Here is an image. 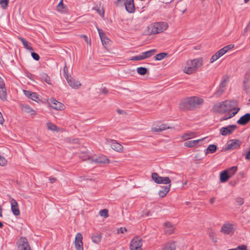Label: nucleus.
<instances>
[{
  "instance_id": "f257e3e1",
  "label": "nucleus",
  "mask_w": 250,
  "mask_h": 250,
  "mask_svg": "<svg viewBox=\"0 0 250 250\" xmlns=\"http://www.w3.org/2000/svg\"><path fill=\"white\" fill-rule=\"evenodd\" d=\"M236 102L234 101H225L216 103L212 107L214 112L225 113L221 120H226L233 117L239 111V108H236Z\"/></svg>"
},
{
  "instance_id": "f03ea898",
  "label": "nucleus",
  "mask_w": 250,
  "mask_h": 250,
  "mask_svg": "<svg viewBox=\"0 0 250 250\" xmlns=\"http://www.w3.org/2000/svg\"><path fill=\"white\" fill-rule=\"evenodd\" d=\"M204 103L203 99L198 96L187 97L182 101L179 104L181 109L188 108H197Z\"/></svg>"
},
{
  "instance_id": "7ed1b4c3",
  "label": "nucleus",
  "mask_w": 250,
  "mask_h": 250,
  "mask_svg": "<svg viewBox=\"0 0 250 250\" xmlns=\"http://www.w3.org/2000/svg\"><path fill=\"white\" fill-rule=\"evenodd\" d=\"M203 59L196 58L188 61L183 66V71L187 74H191L195 73L203 65Z\"/></svg>"
},
{
  "instance_id": "20e7f679",
  "label": "nucleus",
  "mask_w": 250,
  "mask_h": 250,
  "mask_svg": "<svg viewBox=\"0 0 250 250\" xmlns=\"http://www.w3.org/2000/svg\"><path fill=\"white\" fill-rule=\"evenodd\" d=\"M168 27L166 22H157L147 27V33L150 35L157 34L166 30Z\"/></svg>"
},
{
  "instance_id": "39448f33",
  "label": "nucleus",
  "mask_w": 250,
  "mask_h": 250,
  "mask_svg": "<svg viewBox=\"0 0 250 250\" xmlns=\"http://www.w3.org/2000/svg\"><path fill=\"white\" fill-rule=\"evenodd\" d=\"M81 157L83 160L87 161L91 163L107 164L109 162V159L105 156L103 155L99 157L86 155L85 157H84V156L81 155Z\"/></svg>"
},
{
  "instance_id": "423d86ee",
  "label": "nucleus",
  "mask_w": 250,
  "mask_h": 250,
  "mask_svg": "<svg viewBox=\"0 0 250 250\" xmlns=\"http://www.w3.org/2000/svg\"><path fill=\"white\" fill-rule=\"evenodd\" d=\"M151 177L154 181L158 184H170L171 180L168 177H161L154 172L151 175Z\"/></svg>"
},
{
  "instance_id": "0eeeda50",
  "label": "nucleus",
  "mask_w": 250,
  "mask_h": 250,
  "mask_svg": "<svg viewBox=\"0 0 250 250\" xmlns=\"http://www.w3.org/2000/svg\"><path fill=\"white\" fill-rule=\"evenodd\" d=\"M241 144V142L239 140H230L228 142L227 144V147L224 148V150L226 151L237 149L240 147Z\"/></svg>"
},
{
  "instance_id": "6e6552de",
  "label": "nucleus",
  "mask_w": 250,
  "mask_h": 250,
  "mask_svg": "<svg viewBox=\"0 0 250 250\" xmlns=\"http://www.w3.org/2000/svg\"><path fill=\"white\" fill-rule=\"evenodd\" d=\"M142 239L138 237L134 238L131 241L130 247L131 250H142Z\"/></svg>"
},
{
  "instance_id": "1a4fd4ad",
  "label": "nucleus",
  "mask_w": 250,
  "mask_h": 250,
  "mask_svg": "<svg viewBox=\"0 0 250 250\" xmlns=\"http://www.w3.org/2000/svg\"><path fill=\"white\" fill-rule=\"evenodd\" d=\"M48 104L53 109L57 110H62L64 109L65 108V106L63 104L54 98L49 99Z\"/></svg>"
},
{
  "instance_id": "9d476101",
  "label": "nucleus",
  "mask_w": 250,
  "mask_h": 250,
  "mask_svg": "<svg viewBox=\"0 0 250 250\" xmlns=\"http://www.w3.org/2000/svg\"><path fill=\"white\" fill-rule=\"evenodd\" d=\"M234 230L235 229L232 224L226 223L222 226L220 231L224 234L232 235L233 234Z\"/></svg>"
},
{
  "instance_id": "9b49d317",
  "label": "nucleus",
  "mask_w": 250,
  "mask_h": 250,
  "mask_svg": "<svg viewBox=\"0 0 250 250\" xmlns=\"http://www.w3.org/2000/svg\"><path fill=\"white\" fill-rule=\"evenodd\" d=\"M18 244L19 250H31L27 240L25 237H21Z\"/></svg>"
},
{
  "instance_id": "f8f14e48",
  "label": "nucleus",
  "mask_w": 250,
  "mask_h": 250,
  "mask_svg": "<svg viewBox=\"0 0 250 250\" xmlns=\"http://www.w3.org/2000/svg\"><path fill=\"white\" fill-rule=\"evenodd\" d=\"M66 80L69 85L72 88L78 89L81 86V83L79 81L74 79L71 76L67 75Z\"/></svg>"
},
{
  "instance_id": "ddd939ff",
  "label": "nucleus",
  "mask_w": 250,
  "mask_h": 250,
  "mask_svg": "<svg viewBox=\"0 0 250 250\" xmlns=\"http://www.w3.org/2000/svg\"><path fill=\"white\" fill-rule=\"evenodd\" d=\"M236 125H229L226 127H223L220 129V133L223 136L231 134L236 129Z\"/></svg>"
},
{
  "instance_id": "4468645a",
  "label": "nucleus",
  "mask_w": 250,
  "mask_h": 250,
  "mask_svg": "<svg viewBox=\"0 0 250 250\" xmlns=\"http://www.w3.org/2000/svg\"><path fill=\"white\" fill-rule=\"evenodd\" d=\"M23 92L27 97L36 102L39 103L41 101V96L38 95L36 93L25 90H24Z\"/></svg>"
},
{
  "instance_id": "2eb2a0df",
  "label": "nucleus",
  "mask_w": 250,
  "mask_h": 250,
  "mask_svg": "<svg viewBox=\"0 0 250 250\" xmlns=\"http://www.w3.org/2000/svg\"><path fill=\"white\" fill-rule=\"evenodd\" d=\"M9 202L11 205V210L13 214L15 216H19L20 214V211L17 202L14 198H10Z\"/></svg>"
},
{
  "instance_id": "dca6fc26",
  "label": "nucleus",
  "mask_w": 250,
  "mask_h": 250,
  "mask_svg": "<svg viewBox=\"0 0 250 250\" xmlns=\"http://www.w3.org/2000/svg\"><path fill=\"white\" fill-rule=\"evenodd\" d=\"M83 236L82 234L78 233L75 237V244L76 250H83Z\"/></svg>"
},
{
  "instance_id": "f3484780",
  "label": "nucleus",
  "mask_w": 250,
  "mask_h": 250,
  "mask_svg": "<svg viewBox=\"0 0 250 250\" xmlns=\"http://www.w3.org/2000/svg\"><path fill=\"white\" fill-rule=\"evenodd\" d=\"M7 97L6 90L3 79L0 77V98L5 100Z\"/></svg>"
},
{
  "instance_id": "a211bd4d",
  "label": "nucleus",
  "mask_w": 250,
  "mask_h": 250,
  "mask_svg": "<svg viewBox=\"0 0 250 250\" xmlns=\"http://www.w3.org/2000/svg\"><path fill=\"white\" fill-rule=\"evenodd\" d=\"M20 107L23 112L28 113L31 115H35L36 114V111L27 104H21Z\"/></svg>"
},
{
  "instance_id": "6ab92c4d",
  "label": "nucleus",
  "mask_w": 250,
  "mask_h": 250,
  "mask_svg": "<svg viewBox=\"0 0 250 250\" xmlns=\"http://www.w3.org/2000/svg\"><path fill=\"white\" fill-rule=\"evenodd\" d=\"M125 5L126 10L129 13H133L135 11V6L133 0H126L124 3Z\"/></svg>"
},
{
  "instance_id": "aec40b11",
  "label": "nucleus",
  "mask_w": 250,
  "mask_h": 250,
  "mask_svg": "<svg viewBox=\"0 0 250 250\" xmlns=\"http://www.w3.org/2000/svg\"><path fill=\"white\" fill-rule=\"evenodd\" d=\"M250 121V113H247L242 116L237 122L241 125H245Z\"/></svg>"
},
{
  "instance_id": "412c9836",
  "label": "nucleus",
  "mask_w": 250,
  "mask_h": 250,
  "mask_svg": "<svg viewBox=\"0 0 250 250\" xmlns=\"http://www.w3.org/2000/svg\"><path fill=\"white\" fill-rule=\"evenodd\" d=\"M110 146L111 148L116 151L121 152L123 150V146L116 141H111Z\"/></svg>"
},
{
  "instance_id": "4be33fe9",
  "label": "nucleus",
  "mask_w": 250,
  "mask_h": 250,
  "mask_svg": "<svg viewBox=\"0 0 250 250\" xmlns=\"http://www.w3.org/2000/svg\"><path fill=\"white\" fill-rule=\"evenodd\" d=\"M205 139L204 138L201 139L187 141L185 143L184 145L187 147H193L196 146L199 142L203 141Z\"/></svg>"
},
{
  "instance_id": "5701e85b",
  "label": "nucleus",
  "mask_w": 250,
  "mask_h": 250,
  "mask_svg": "<svg viewBox=\"0 0 250 250\" xmlns=\"http://www.w3.org/2000/svg\"><path fill=\"white\" fill-rule=\"evenodd\" d=\"M174 227L169 222H167L165 224V231L167 234H171L174 230Z\"/></svg>"
},
{
  "instance_id": "b1692460",
  "label": "nucleus",
  "mask_w": 250,
  "mask_h": 250,
  "mask_svg": "<svg viewBox=\"0 0 250 250\" xmlns=\"http://www.w3.org/2000/svg\"><path fill=\"white\" fill-rule=\"evenodd\" d=\"M170 187L171 185L169 184L168 186L163 187L162 189L160 190L159 192V196L162 198L166 196L167 193L169 192Z\"/></svg>"
},
{
  "instance_id": "393cba45",
  "label": "nucleus",
  "mask_w": 250,
  "mask_h": 250,
  "mask_svg": "<svg viewBox=\"0 0 250 250\" xmlns=\"http://www.w3.org/2000/svg\"><path fill=\"white\" fill-rule=\"evenodd\" d=\"M230 177L228 173V171L224 170L220 173V179L222 183L227 182Z\"/></svg>"
},
{
  "instance_id": "a878e982",
  "label": "nucleus",
  "mask_w": 250,
  "mask_h": 250,
  "mask_svg": "<svg viewBox=\"0 0 250 250\" xmlns=\"http://www.w3.org/2000/svg\"><path fill=\"white\" fill-rule=\"evenodd\" d=\"M224 55V54L220 49L214 55H213L210 59V63H213L219 58Z\"/></svg>"
},
{
  "instance_id": "bb28decb",
  "label": "nucleus",
  "mask_w": 250,
  "mask_h": 250,
  "mask_svg": "<svg viewBox=\"0 0 250 250\" xmlns=\"http://www.w3.org/2000/svg\"><path fill=\"white\" fill-rule=\"evenodd\" d=\"M156 52L155 49L150 50L142 53L144 60L148 58L153 55Z\"/></svg>"
},
{
  "instance_id": "cd10ccee",
  "label": "nucleus",
  "mask_w": 250,
  "mask_h": 250,
  "mask_svg": "<svg viewBox=\"0 0 250 250\" xmlns=\"http://www.w3.org/2000/svg\"><path fill=\"white\" fill-rule=\"evenodd\" d=\"M217 149V146L215 145H210L208 146L206 150L205 154H207L209 153H213L216 151Z\"/></svg>"
},
{
  "instance_id": "c85d7f7f",
  "label": "nucleus",
  "mask_w": 250,
  "mask_h": 250,
  "mask_svg": "<svg viewBox=\"0 0 250 250\" xmlns=\"http://www.w3.org/2000/svg\"><path fill=\"white\" fill-rule=\"evenodd\" d=\"M19 39L21 41L24 47L28 50L33 51V48L29 45V43L22 38L20 37Z\"/></svg>"
},
{
  "instance_id": "c756f323",
  "label": "nucleus",
  "mask_w": 250,
  "mask_h": 250,
  "mask_svg": "<svg viewBox=\"0 0 250 250\" xmlns=\"http://www.w3.org/2000/svg\"><path fill=\"white\" fill-rule=\"evenodd\" d=\"M175 244L174 242L167 243L162 250H175Z\"/></svg>"
},
{
  "instance_id": "7c9ffc66",
  "label": "nucleus",
  "mask_w": 250,
  "mask_h": 250,
  "mask_svg": "<svg viewBox=\"0 0 250 250\" xmlns=\"http://www.w3.org/2000/svg\"><path fill=\"white\" fill-rule=\"evenodd\" d=\"M98 30L103 44H104V43H105L106 42H108V39L105 38V35L102 32V31L99 29H98Z\"/></svg>"
},
{
  "instance_id": "2f4dec72",
  "label": "nucleus",
  "mask_w": 250,
  "mask_h": 250,
  "mask_svg": "<svg viewBox=\"0 0 250 250\" xmlns=\"http://www.w3.org/2000/svg\"><path fill=\"white\" fill-rule=\"evenodd\" d=\"M46 126L49 130L56 131H59V129L57 127V126L55 125L52 124L50 122H48L46 123Z\"/></svg>"
},
{
  "instance_id": "473e14b6",
  "label": "nucleus",
  "mask_w": 250,
  "mask_h": 250,
  "mask_svg": "<svg viewBox=\"0 0 250 250\" xmlns=\"http://www.w3.org/2000/svg\"><path fill=\"white\" fill-rule=\"evenodd\" d=\"M233 47H234V45L231 44H229L227 46H225L223 48H221L220 50L224 55L228 51H229V50L231 49Z\"/></svg>"
},
{
  "instance_id": "72a5a7b5",
  "label": "nucleus",
  "mask_w": 250,
  "mask_h": 250,
  "mask_svg": "<svg viewBox=\"0 0 250 250\" xmlns=\"http://www.w3.org/2000/svg\"><path fill=\"white\" fill-rule=\"evenodd\" d=\"M91 239L94 243L98 244L101 241V236L99 234L94 235L92 236Z\"/></svg>"
},
{
  "instance_id": "f704fd0d",
  "label": "nucleus",
  "mask_w": 250,
  "mask_h": 250,
  "mask_svg": "<svg viewBox=\"0 0 250 250\" xmlns=\"http://www.w3.org/2000/svg\"><path fill=\"white\" fill-rule=\"evenodd\" d=\"M57 9L59 11L61 12H64L66 11V8L63 4L62 0H61V1L58 4Z\"/></svg>"
},
{
  "instance_id": "c9c22d12",
  "label": "nucleus",
  "mask_w": 250,
  "mask_h": 250,
  "mask_svg": "<svg viewBox=\"0 0 250 250\" xmlns=\"http://www.w3.org/2000/svg\"><path fill=\"white\" fill-rule=\"evenodd\" d=\"M237 167L236 166L232 167H231L226 170V171H228V173L230 177L234 174L235 172L237 171Z\"/></svg>"
},
{
  "instance_id": "e433bc0d",
  "label": "nucleus",
  "mask_w": 250,
  "mask_h": 250,
  "mask_svg": "<svg viewBox=\"0 0 250 250\" xmlns=\"http://www.w3.org/2000/svg\"><path fill=\"white\" fill-rule=\"evenodd\" d=\"M194 132H188V133H187L185 134L184 135H183L182 136V138L184 140H188V139H191V138L194 137Z\"/></svg>"
},
{
  "instance_id": "4c0bfd02",
  "label": "nucleus",
  "mask_w": 250,
  "mask_h": 250,
  "mask_svg": "<svg viewBox=\"0 0 250 250\" xmlns=\"http://www.w3.org/2000/svg\"><path fill=\"white\" fill-rule=\"evenodd\" d=\"M137 73L140 75H145L147 72L146 68L143 67H138L137 69Z\"/></svg>"
},
{
  "instance_id": "58836bf2",
  "label": "nucleus",
  "mask_w": 250,
  "mask_h": 250,
  "mask_svg": "<svg viewBox=\"0 0 250 250\" xmlns=\"http://www.w3.org/2000/svg\"><path fill=\"white\" fill-rule=\"evenodd\" d=\"M167 55L166 53H161L157 55H156L155 57V59L156 60L160 61L163 60L165 56Z\"/></svg>"
},
{
  "instance_id": "ea45409f",
  "label": "nucleus",
  "mask_w": 250,
  "mask_h": 250,
  "mask_svg": "<svg viewBox=\"0 0 250 250\" xmlns=\"http://www.w3.org/2000/svg\"><path fill=\"white\" fill-rule=\"evenodd\" d=\"M224 91V89L222 87H219L214 95L217 97L220 96Z\"/></svg>"
},
{
  "instance_id": "a19ab883",
  "label": "nucleus",
  "mask_w": 250,
  "mask_h": 250,
  "mask_svg": "<svg viewBox=\"0 0 250 250\" xmlns=\"http://www.w3.org/2000/svg\"><path fill=\"white\" fill-rule=\"evenodd\" d=\"M143 60H144V59L142 54L139 55L133 56L130 59L131 61H140Z\"/></svg>"
},
{
  "instance_id": "79ce46f5",
  "label": "nucleus",
  "mask_w": 250,
  "mask_h": 250,
  "mask_svg": "<svg viewBox=\"0 0 250 250\" xmlns=\"http://www.w3.org/2000/svg\"><path fill=\"white\" fill-rule=\"evenodd\" d=\"M8 4V0H0V5L3 9H5Z\"/></svg>"
},
{
  "instance_id": "37998d69",
  "label": "nucleus",
  "mask_w": 250,
  "mask_h": 250,
  "mask_svg": "<svg viewBox=\"0 0 250 250\" xmlns=\"http://www.w3.org/2000/svg\"><path fill=\"white\" fill-rule=\"evenodd\" d=\"M99 214L101 216L106 218L108 217V210L106 209H102L100 211Z\"/></svg>"
},
{
  "instance_id": "c03bdc74",
  "label": "nucleus",
  "mask_w": 250,
  "mask_h": 250,
  "mask_svg": "<svg viewBox=\"0 0 250 250\" xmlns=\"http://www.w3.org/2000/svg\"><path fill=\"white\" fill-rule=\"evenodd\" d=\"M209 236L211 239V240L213 242H217V239L216 238H215V233L214 232V231L211 230L209 233Z\"/></svg>"
},
{
  "instance_id": "a18cd8bd",
  "label": "nucleus",
  "mask_w": 250,
  "mask_h": 250,
  "mask_svg": "<svg viewBox=\"0 0 250 250\" xmlns=\"http://www.w3.org/2000/svg\"><path fill=\"white\" fill-rule=\"evenodd\" d=\"M7 164V160L6 159L0 155V165L1 166H5Z\"/></svg>"
},
{
  "instance_id": "49530a36",
  "label": "nucleus",
  "mask_w": 250,
  "mask_h": 250,
  "mask_svg": "<svg viewBox=\"0 0 250 250\" xmlns=\"http://www.w3.org/2000/svg\"><path fill=\"white\" fill-rule=\"evenodd\" d=\"M158 127H159V130H161V131H164V130H166V129L170 128V127H169L166 124L161 125L160 126H159Z\"/></svg>"
},
{
  "instance_id": "de8ad7c7",
  "label": "nucleus",
  "mask_w": 250,
  "mask_h": 250,
  "mask_svg": "<svg viewBox=\"0 0 250 250\" xmlns=\"http://www.w3.org/2000/svg\"><path fill=\"white\" fill-rule=\"evenodd\" d=\"M32 57L36 61H38L40 59V56L39 55L35 52H32L31 53Z\"/></svg>"
},
{
  "instance_id": "09e8293b",
  "label": "nucleus",
  "mask_w": 250,
  "mask_h": 250,
  "mask_svg": "<svg viewBox=\"0 0 250 250\" xmlns=\"http://www.w3.org/2000/svg\"><path fill=\"white\" fill-rule=\"evenodd\" d=\"M95 9L97 10V12L101 17H103L104 16V11L103 8H98Z\"/></svg>"
},
{
  "instance_id": "8fccbe9b",
  "label": "nucleus",
  "mask_w": 250,
  "mask_h": 250,
  "mask_svg": "<svg viewBox=\"0 0 250 250\" xmlns=\"http://www.w3.org/2000/svg\"><path fill=\"white\" fill-rule=\"evenodd\" d=\"M236 250H247V247L246 245H243L237 247Z\"/></svg>"
},
{
  "instance_id": "3c124183",
  "label": "nucleus",
  "mask_w": 250,
  "mask_h": 250,
  "mask_svg": "<svg viewBox=\"0 0 250 250\" xmlns=\"http://www.w3.org/2000/svg\"><path fill=\"white\" fill-rule=\"evenodd\" d=\"M63 71L64 76L65 79H66L67 75L69 76L68 74V68L66 66H64V67L63 68Z\"/></svg>"
},
{
  "instance_id": "603ef678",
  "label": "nucleus",
  "mask_w": 250,
  "mask_h": 250,
  "mask_svg": "<svg viewBox=\"0 0 250 250\" xmlns=\"http://www.w3.org/2000/svg\"><path fill=\"white\" fill-rule=\"evenodd\" d=\"M126 231V229L125 228H120L117 229V233H124Z\"/></svg>"
},
{
  "instance_id": "864d4df0",
  "label": "nucleus",
  "mask_w": 250,
  "mask_h": 250,
  "mask_svg": "<svg viewBox=\"0 0 250 250\" xmlns=\"http://www.w3.org/2000/svg\"><path fill=\"white\" fill-rule=\"evenodd\" d=\"M236 202L239 205H242L244 203V199L242 198H238L236 199Z\"/></svg>"
},
{
  "instance_id": "5fc2aeb1",
  "label": "nucleus",
  "mask_w": 250,
  "mask_h": 250,
  "mask_svg": "<svg viewBox=\"0 0 250 250\" xmlns=\"http://www.w3.org/2000/svg\"><path fill=\"white\" fill-rule=\"evenodd\" d=\"M81 38H83L84 39V40L87 43H88L89 44H90L91 43V42L90 41V40L88 39V38H87V36H85V35H81Z\"/></svg>"
},
{
  "instance_id": "6e6d98bb",
  "label": "nucleus",
  "mask_w": 250,
  "mask_h": 250,
  "mask_svg": "<svg viewBox=\"0 0 250 250\" xmlns=\"http://www.w3.org/2000/svg\"><path fill=\"white\" fill-rule=\"evenodd\" d=\"M226 80H223L222 81V82L220 83L219 87H222L224 89L225 87L226 86Z\"/></svg>"
},
{
  "instance_id": "4d7b16f0",
  "label": "nucleus",
  "mask_w": 250,
  "mask_h": 250,
  "mask_svg": "<svg viewBox=\"0 0 250 250\" xmlns=\"http://www.w3.org/2000/svg\"><path fill=\"white\" fill-rule=\"evenodd\" d=\"M151 130L154 132H161V130H159V127L158 126L153 127L151 128Z\"/></svg>"
},
{
  "instance_id": "13d9d810",
  "label": "nucleus",
  "mask_w": 250,
  "mask_h": 250,
  "mask_svg": "<svg viewBox=\"0 0 250 250\" xmlns=\"http://www.w3.org/2000/svg\"><path fill=\"white\" fill-rule=\"evenodd\" d=\"M245 158L247 160H250V150L246 154Z\"/></svg>"
},
{
  "instance_id": "bf43d9fd",
  "label": "nucleus",
  "mask_w": 250,
  "mask_h": 250,
  "mask_svg": "<svg viewBox=\"0 0 250 250\" xmlns=\"http://www.w3.org/2000/svg\"><path fill=\"white\" fill-rule=\"evenodd\" d=\"M4 121V119L2 117V114L0 112V124H2Z\"/></svg>"
},
{
  "instance_id": "052dcab7",
  "label": "nucleus",
  "mask_w": 250,
  "mask_h": 250,
  "mask_svg": "<svg viewBox=\"0 0 250 250\" xmlns=\"http://www.w3.org/2000/svg\"><path fill=\"white\" fill-rule=\"evenodd\" d=\"M49 180L51 183L55 182L56 181V179L55 178H49Z\"/></svg>"
},
{
  "instance_id": "680f3d73",
  "label": "nucleus",
  "mask_w": 250,
  "mask_h": 250,
  "mask_svg": "<svg viewBox=\"0 0 250 250\" xmlns=\"http://www.w3.org/2000/svg\"><path fill=\"white\" fill-rule=\"evenodd\" d=\"M102 93L104 94H106L108 92V91L106 88H104L103 89H102Z\"/></svg>"
},
{
  "instance_id": "e2e57ef3",
  "label": "nucleus",
  "mask_w": 250,
  "mask_h": 250,
  "mask_svg": "<svg viewBox=\"0 0 250 250\" xmlns=\"http://www.w3.org/2000/svg\"><path fill=\"white\" fill-rule=\"evenodd\" d=\"M2 217V208L1 206L0 205V217Z\"/></svg>"
},
{
  "instance_id": "0e129e2a",
  "label": "nucleus",
  "mask_w": 250,
  "mask_h": 250,
  "mask_svg": "<svg viewBox=\"0 0 250 250\" xmlns=\"http://www.w3.org/2000/svg\"><path fill=\"white\" fill-rule=\"evenodd\" d=\"M125 0H117L116 2H115V4L116 5H119V3L121 1H124Z\"/></svg>"
},
{
  "instance_id": "69168bd1",
  "label": "nucleus",
  "mask_w": 250,
  "mask_h": 250,
  "mask_svg": "<svg viewBox=\"0 0 250 250\" xmlns=\"http://www.w3.org/2000/svg\"><path fill=\"white\" fill-rule=\"evenodd\" d=\"M214 200H215V198H212L210 200V202L211 203V204H213L214 202Z\"/></svg>"
},
{
  "instance_id": "338daca9",
  "label": "nucleus",
  "mask_w": 250,
  "mask_h": 250,
  "mask_svg": "<svg viewBox=\"0 0 250 250\" xmlns=\"http://www.w3.org/2000/svg\"><path fill=\"white\" fill-rule=\"evenodd\" d=\"M117 112L119 114H121L123 112V111L120 109H118Z\"/></svg>"
},
{
  "instance_id": "774afa93",
  "label": "nucleus",
  "mask_w": 250,
  "mask_h": 250,
  "mask_svg": "<svg viewBox=\"0 0 250 250\" xmlns=\"http://www.w3.org/2000/svg\"><path fill=\"white\" fill-rule=\"evenodd\" d=\"M248 27H246L244 29V33H246L248 31Z\"/></svg>"
}]
</instances>
